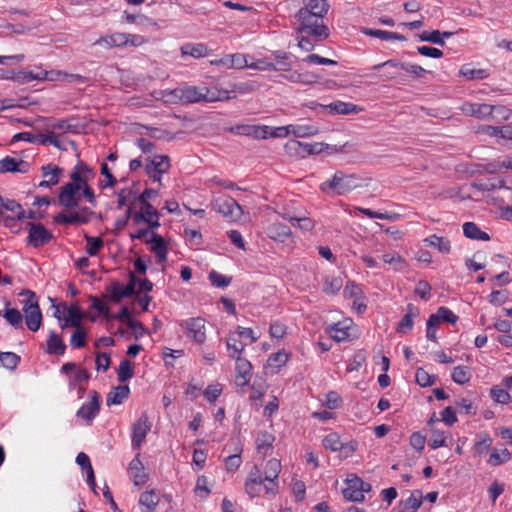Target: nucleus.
I'll return each mask as SVG.
<instances>
[{
  "instance_id": "obj_1",
  "label": "nucleus",
  "mask_w": 512,
  "mask_h": 512,
  "mask_svg": "<svg viewBox=\"0 0 512 512\" xmlns=\"http://www.w3.org/2000/svg\"><path fill=\"white\" fill-rule=\"evenodd\" d=\"M95 172L84 162H78L73 168L70 179L71 181L62 186L59 193V204L65 208L72 209L79 206L81 196L93 206L96 205V197L94 191L88 182L93 179Z\"/></svg>"
},
{
  "instance_id": "obj_2",
  "label": "nucleus",
  "mask_w": 512,
  "mask_h": 512,
  "mask_svg": "<svg viewBox=\"0 0 512 512\" xmlns=\"http://www.w3.org/2000/svg\"><path fill=\"white\" fill-rule=\"evenodd\" d=\"M365 179L357 174H346L343 171H336L330 180L323 182L320 186L323 192L332 191L337 195H343L352 190L362 187Z\"/></svg>"
},
{
  "instance_id": "obj_3",
  "label": "nucleus",
  "mask_w": 512,
  "mask_h": 512,
  "mask_svg": "<svg viewBox=\"0 0 512 512\" xmlns=\"http://www.w3.org/2000/svg\"><path fill=\"white\" fill-rule=\"evenodd\" d=\"M296 18L300 22L299 33L313 36L320 41L328 38L329 29L324 24V18L308 13L307 9H300Z\"/></svg>"
},
{
  "instance_id": "obj_4",
  "label": "nucleus",
  "mask_w": 512,
  "mask_h": 512,
  "mask_svg": "<svg viewBox=\"0 0 512 512\" xmlns=\"http://www.w3.org/2000/svg\"><path fill=\"white\" fill-rule=\"evenodd\" d=\"M345 484L343 496L348 501L362 502L364 500V493L371 491V485L356 475H350L346 479Z\"/></svg>"
},
{
  "instance_id": "obj_5",
  "label": "nucleus",
  "mask_w": 512,
  "mask_h": 512,
  "mask_svg": "<svg viewBox=\"0 0 512 512\" xmlns=\"http://www.w3.org/2000/svg\"><path fill=\"white\" fill-rule=\"evenodd\" d=\"M214 210L232 220H240L243 215L242 207L235 199L228 195H222L212 201Z\"/></svg>"
},
{
  "instance_id": "obj_6",
  "label": "nucleus",
  "mask_w": 512,
  "mask_h": 512,
  "mask_svg": "<svg viewBox=\"0 0 512 512\" xmlns=\"http://www.w3.org/2000/svg\"><path fill=\"white\" fill-rule=\"evenodd\" d=\"M187 338L201 345L206 341V321L201 317L189 318L181 322Z\"/></svg>"
},
{
  "instance_id": "obj_7",
  "label": "nucleus",
  "mask_w": 512,
  "mask_h": 512,
  "mask_svg": "<svg viewBox=\"0 0 512 512\" xmlns=\"http://www.w3.org/2000/svg\"><path fill=\"white\" fill-rule=\"evenodd\" d=\"M136 285L137 277L133 273H130L129 283L127 285L114 281L107 287V292L113 302L119 303L123 298L131 297L135 294Z\"/></svg>"
},
{
  "instance_id": "obj_8",
  "label": "nucleus",
  "mask_w": 512,
  "mask_h": 512,
  "mask_svg": "<svg viewBox=\"0 0 512 512\" xmlns=\"http://www.w3.org/2000/svg\"><path fill=\"white\" fill-rule=\"evenodd\" d=\"M281 471V463L277 459L267 461L264 469V489L267 494L276 495L278 493V476Z\"/></svg>"
},
{
  "instance_id": "obj_9",
  "label": "nucleus",
  "mask_w": 512,
  "mask_h": 512,
  "mask_svg": "<svg viewBox=\"0 0 512 512\" xmlns=\"http://www.w3.org/2000/svg\"><path fill=\"white\" fill-rule=\"evenodd\" d=\"M473 188L478 191H501V198L505 200H512V189L505 186L504 181L500 178L493 177L486 180L475 181L471 184Z\"/></svg>"
},
{
  "instance_id": "obj_10",
  "label": "nucleus",
  "mask_w": 512,
  "mask_h": 512,
  "mask_svg": "<svg viewBox=\"0 0 512 512\" xmlns=\"http://www.w3.org/2000/svg\"><path fill=\"white\" fill-rule=\"evenodd\" d=\"M28 226V237L27 244L35 248L43 246L49 243L53 235L44 227L41 223L29 222Z\"/></svg>"
},
{
  "instance_id": "obj_11",
  "label": "nucleus",
  "mask_w": 512,
  "mask_h": 512,
  "mask_svg": "<svg viewBox=\"0 0 512 512\" xmlns=\"http://www.w3.org/2000/svg\"><path fill=\"white\" fill-rule=\"evenodd\" d=\"M207 87L187 86L184 88L176 89L174 94L184 103H196L203 100H213L212 97H207Z\"/></svg>"
},
{
  "instance_id": "obj_12",
  "label": "nucleus",
  "mask_w": 512,
  "mask_h": 512,
  "mask_svg": "<svg viewBox=\"0 0 512 512\" xmlns=\"http://www.w3.org/2000/svg\"><path fill=\"white\" fill-rule=\"evenodd\" d=\"M169 168V157L166 155L154 156V158L145 165L147 175L154 181H160L162 174L166 173Z\"/></svg>"
},
{
  "instance_id": "obj_13",
  "label": "nucleus",
  "mask_w": 512,
  "mask_h": 512,
  "mask_svg": "<svg viewBox=\"0 0 512 512\" xmlns=\"http://www.w3.org/2000/svg\"><path fill=\"white\" fill-rule=\"evenodd\" d=\"M100 411V395L97 391L91 392V399L88 403H84L77 411V417L85 420L88 424L97 416Z\"/></svg>"
},
{
  "instance_id": "obj_14",
  "label": "nucleus",
  "mask_w": 512,
  "mask_h": 512,
  "mask_svg": "<svg viewBox=\"0 0 512 512\" xmlns=\"http://www.w3.org/2000/svg\"><path fill=\"white\" fill-rule=\"evenodd\" d=\"M150 430V424L147 415L144 413L140 418L133 424L132 427V447L139 449L144 442L147 433Z\"/></svg>"
},
{
  "instance_id": "obj_15",
  "label": "nucleus",
  "mask_w": 512,
  "mask_h": 512,
  "mask_svg": "<svg viewBox=\"0 0 512 512\" xmlns=\"http://www.w3.org/2000/svg\"><path fill=\"white\" fill-rule=\"evenodd\" d=\"M236 376L235 383L239 387L247 386L251 380V363L241 356L236 357Z\"/></svg>"
},
{
  "instance_id": "obj_16",
  "label": "nucleus",
  "mask_w": 512,
  "mask_h": 512,
  "mask_svg": "<svg viewBox=\"0 0 512 512\" xmlns=\"http://www.w3.org/2000/svg\"><path fill=\"white\" fill-rule=\"evenodd\" d=\"M382 67H392L395 69H401V70L413 75L416 78H421L427 73V71L419 65L408 64V63H399L396 60H388L383 63L377 64V65L373 66V69L378 70Z\"/></svg>"
},
{
  "instance_id": "obj_17",
  "label": "nucleus",
  "mask_w": 512,
  "mask_h": 512,
  "mask_svg": "<svg viewBox=\"0 0 512 512\" xmlns=\"http://www.w3.org/2000/svg\"><path fill=\"white\" fill-rule=\"evenodd\" d=\"M285 150L290 154L304 156L305 154H316L321 151L318 144L303 143L297 140H291L285 144Z\"/></svg>"
},
{
  "instance_id": "obj_18",
  "label": "nucleus",
  "mask_w": 512,
  "mask_h": 512,
  "mask_svg": "<svg viewBox=\"0 0 512 512\" xmlns=\"http://www.w3.org/2000/svg\"><path fill=\"white\" fill-rule=\"evenodd\" d=\"M281 217L289 221L294 227L302 232H311L315 228V221L305 215H291L289 212L280 213Z\"/></svg>"
},
{
  "instance_id": "obj_19",
  "label": "nucleus",
  "mask_w": 512,
  "mask_h": 512,
  "mask_svg": "<svg viewBox=\"0 0 512 512\" xmlns=\"http://www.w3.org/2000/svg\"><path fill=\"white\" fill-rule=\"evenodd\" d=\"M215 64L222 65L227 69H243L248 67V56L243 53L229 54L225 57L214 62Z\"/></svg>"
},
{
  "instance_id": "obj_20",
  "label": "nucleus",
  "mask_w": 512,
  "mask_h": 512,
  "mask_svg": "<svg viewBox=\"0 0 512 512\" xmlns=\"http://www.w3.org/2000/svg\"><path fill=\"white\" fill-rule=\"evenodd\" d=\"M146 243L150 244V250L156 255L158 262L167 261L168 248L162 236L151 232V238Z\"/></svg>"
},
{
  "instance_id": "obj_21",
  "label": "nucleus",
  "mask_w": 512,
  "mask_h": 512,
  "mask_svg": "<svg viewBox=\"0 0 512 512\" xmlns=\"http://www.w3.org/2000/svg\"><path fill=\"white\" fill-rule=\"evenodd\" d=\"M29 163L27 161L16 159L13 157H5L0 160V172H20L26 173L29 170Z\"/></svg>"
},
{
  "instance_id": "obj_22",
  "label": "nucleus",
  "mask_w": 512,
  "mask_h": 512,
  "mask_svg": "<svg viewBox=\"0 0 512 512\" xmlns=\"http://www.w3.org/2000/svg\"><path fill=\"white\" fill-rule=\"evenodd\" d=\"M267 235L273 241L284 243L292 237V231L289 226L275 222L268 226Z\"/></svg>"
},
{
  "instance_id": "obj_23",
  "label": "nucleus",
  "mask_w": 512,
  "mask_h": 512,
  "mask_svg": "<svg viewBox=\"0 0 512 512\" xmlns=\"http://www.w3.org/2000/svg\"><path fill=\"white\" fill-rule=\"evenodd\" d=\"M129 471L134 485L141 486L147 482L148 474L144 471V465L139 458V454L130 462Z\"/></svg>"
},
{
  "instance_id": "obj_24",
  "label": "nucleus",
  "mask_w": 512,
  "mask_h": 512,
  "mask_svg": "<svg viewBox=\"0 0 512 512\" xmlns=\"http://www.w3.org/2000/svg\"><path fill=\"white\" fill-rule=\"evenodd\" d=\"M124 39H126L125 33L116 32L110 35L100 37L93 43V45L104 46L108 49L120 48L125 46Z\"/></svg>"
},
{
  "instance_id": "obj_25",
  "label": "nucleus",
  "mask_w": 512,
  "mask_h": 512,
  "mask_svg": "<svg viewBox=\"0 0 512 512\" xmlns=\"http://www.w3.org/2000/svg\"><path fill=\"white\" fill-rule=\"evenodd\" d=\"M23 79L26 81L31 80H48V81H60L68 77L67 74L62 73L61 71L52 70V71H40L39 73L34 74L33 72L22 73Z\"/></svg>"
},
{
  "instance_id": "obj_26",
  "label": "nucleus",
  "mask_w": 512,
  "mask_h": 512,
  "mask_svg": "<svg viewBox=\"0 0 512 512\" xmlns=\"http://www.w3.org/2000/svg\"><path fill=\"white\" fill-rule=\"evenodd\" d=\"M462 111L467 115L475 116L479 119H487L492 109L489 104L467 103L463 105Z\"/></svg>"
},
{
  "instance_id": "obj_27",
  "label": "nucleus",
  "mask_w": 512,
  "mask_h": 512,
  "mask_svg": "<svg viewBox=\"0 0 512 512\" xmlns=\"http://www.w3.org/2000/svg\"><path fill=\"white\" fill-rule=\"evenodd\" d=\"M419 315V309L412 304H408L407 313L402 317L398 324L397 331L402 334L408 333L413 327V320Z\"/></svg>"
},
{
  "instance_id": "obj_28",
  "label": "nucleus",
  "mask_w": 512,
  "mask_h": 512,
  "mask_svg": "<svg viewBox=\"0 0 512 512\" xmlns=\"http://www.w3.org/2000/svg\"><path fill=\"white\" fill-rule=\"evenodd\" d=\"M159 501V494L155 490L145 491L139 498V504L142 508V512H154Z\"/></svg>"
},
{
  "instance_id": "obj_29",
  "label": "nucleus",
  "mask_w": 512,
  "mask_h": 512,
  "mask_svg": "<svg viewBox=\"0 0 512 512\" xmlns=\"http://www.w3.org/2000/svg\"><path fill=\"white\" fill-rule=\"evenodd\" d=\"M130 389L127 385H120L113 388L107 395V406L119 405L128 398Z\"/></svg>"
},
{
  "instance_id": "obj_30",
  "label": "nucleus",
  "mask_w": 512,
  "mask_h": 512,
  "mask_svg": "<svg viewBox=\"0 0 512 512\" xmlns=\"http://www.w3.org/2000/svg\"><path fill=\"white\" fill-rule=\"evenodd\" d=\"M305 5L301 9H307L308 13L324 18L328 13L329 4L327 0H304Z\"/></svg>"
},
{
  "instance_id": "obj_31",
  "label": "nucleus",
  "mask_w": 512,
  "mask_h": 512,
  "mask_svg": "<svg viewBox=\"0 0 512 512\" xmlns=\"http://www.w3.org/2000/svg\"><path fill=\"white\" fill-rule=\"evenodd\" d=\"M46 345V352L48 354L63 355L65 353L66 345L54 331L50 332Z\"/></svg>"
},
{
  "instance_id": "obj_32",
  "label": "nucleus",
  "mask_w": 512,
  "mask_h": 512,
  "mask_svg": "<svg viewBox=\"0 0 512 512\" xmlns=\"http://www.w3.org/2000/svg\"><path fill=\"white\" fill-rule=\"evenodd\" d=\"M275 440L274 435L262 431L259 432L256 438V449L259 453L263 454L264 456L269 454V452L272 450V445Z\"/></svg>"
},
{
  "instance_id": "obj_33",
  "label": "nucleus",
  "mask_w": 512,
  "mask_h": 512,
  "mask_svg": "<svg viewBox=\"0 0 512 512\" xmlns=\"http://www.w3.org/2000/svg\"><path fill=\"white\" fill-rule=\"evenodd\" d=\"M234 444H235V447L232 450L233 454H230L229 456H227L225 458V466H226V470L228 472L236 471L242 463V459H241V453L243 451L242 446L240 445V443L238 441H236Z\"/></svg>"
},
{
  "instance_id": "obj_34",
  "label": "nucleus",
  "mask_w": 512,
  "mask_h": 512,
  "mask_svg": "<svg viewBox=\"0 0 512 512\" xmlns=\"http://www.w3.org/2000/svg\"><path fill=\"white\" fill-rule=\"evenodd\" d=\"M463 233L467 238L474 240L489 241L488 233L482 231L474 222H466L463 224Z\"/></svg>"
},
{
  "instance_id": "obj_35",
  "label": "nucleus",
  "mask_w": 512,
  "mask_h": 512,
  "mask_svg": "<svg viewBox=\"0 0 512 512\" xmlns=\"http://www.w3.org/2000/svg\"><path fill=\"white\" fill-rule=\"evenodd\" d=\"M4 305L5 313L3 316L6 319V321L14 328H22L23 316L21 312L16 308H10V302L6 299L4 300Z\"/></svg>"
},
{
  "instance_id": "obj_36",
  "label": "nucleus",
  "mask_w": 512,
  "mask_h": 512,
  "mask_svg": "<svg viewBox=\"0 0 512 512\" xmlns=\"http://www.w3.org/2000/svg\"><path fill=\"white\" fill-rule=\"evenodd\" d=\"M182 55L192 56L194 58L206 57L209 54L208 47L205 44H187L181 47Z\"/></svg>"
},
{
  "instance_id": "obj_37",
  "label": "nucleus",
  "mask_w": 512,
  "mask_h": 512,
  "mask_svg": "<svg viewBox=\"0 0 512 512\" xmlns=\"http://www.w3.org/2000/svg\"><path fill=\"white\" fill-rule=\"evenodd\" d=\"M424 242L428 246L436 248L440 253L448 254L451 250L450 241L445 237L431 235L424 239Z\"/></svg>"
},
{
  "instance_id": "obj_38",
  "label": "nucleus",
  "mask_w": 512,
  "mask_h": 512,
  "mask_svg": "<svg viewBox=\"0 0 512 512\" xmlns=\"http://www.w3.org/2000/svg\"><path fill=\"white\" fill-rule=\"evenodd\" d=\"M362 32L365 35L376 37L381 40H399L404 41L405 37L401 34H398L396 32H389L384 30H378V29H371V28H363Z\"/></svg>"
},
{
  "instance_id": "obj_39",
  "label": "nucleus",
  "mask_w": 512,
  "mask_h": 512,
  "mask_svg": "<svg viewBox=\"0 0 512 512\" xmlns=\"http://www.w3.org/2000/svg\"><path fill=\"white\" fill-rule=\"evenodd\" d=\"M347 322L348 321L338 322L329 329V333L334 340L341 342L348 339L350 336V325Z\"/></svg>"
},
{
  "instance_id": "obj_40",
  "label": "nucleus",
  "mask_w": 512,
  "mask_h": 512,
  "mask_svg": "<svg viewBox=\"0 0 512 512\" xmlns=\"http://www.w3.org/2000/svg\"><path fill=\"white\" fill-rule=\"evenodd\" d=\"M328 107L335 113L343 114V115H347V114H351V113L357 114L362 111L361 107H359L353 103H347V102H342V101L333 102Z\"/></svg>"
},
{
  "instance_id": "obj_41",
  "label": "nucleus",
  "mask_w": 512,
  "mask_h": 512,
  "mask_svg": "<svg viewBox=\"0 0 512 512\" xmlns=\"http://www.w3.org/2000/svg\"><path fill=\"white\" fill-rule=\"evenodd\" d=\"M226 346L229 353V356L231 358H235L237 356H241V353L245 349V344L237 339L235 335L231 334L226 339Z\"/></svg>"
},
{
  "instance_id": "obj_42",
  "label": "nucleus",
  "mask_w": 512,
  "mask_h": 512,
  "mask_svg": "<svg viewBox=\"0 0 512 512\" xmlns=\"http://www.w3.org/2000/svg\"><path fill=\"white\" fill-rule=\"evenodd\" d=\"M143 209L145 213V223H147L151 229L158 228L160 226V222L157 209L151 203L143 205Z\"/></svg>"
},
{
  "instance_id": "obj_43",
  "label": "nucleus",
  "mask_w": 512,
  "mask_h": 512,
  "mask_svg": "<svg viewBox=\"0 0 512 512\" xmlns=\"http://www.w3.org/2000/svg\"><path fill=\"white\" fill-rule=\"evenodd\" d=\"M510 459H511V453L509 452L508 449L495 448L492 450V452L490 454L488 463L492 466H498V465L508 462Z\"/></svg>"
},
{
  "instance_id": "obj_44",
  "label": "nucleus",
  "mask_w": 512,
  "mask_h": 512,
  "mask_svg": "<svg viewBox=\"0 0 512 512\" xmlns=\"http://www.w3.org/2000/svg\"><path fill=\"white\" fill-rule=\"evenodd\" d=\"M24 313L27 328L33 332L37 331L42 323V313L40 308Z\"/></svg>"
},
{
  "instance_id": "obj_45",
  "label": "nucleus",
  "mask_w": 512,
  "mask_h": 512,
  "mask_svg": "<svg viewBox=\"0 0 512 512\" xmlns=\"http://www.w3.org/2000/svg\"><path fill=\"white\" fill-rule=\"evenodd\" d=\"M1 206L13 213L17 219L23 220L26 219V212L23 210L22 206L13 199H1Z\"/></svg>"
},
{
  "instance_id": "obj_46",
  "label": "nucleus",
  "mask_w": 512,
  "mask_h": 512,
  "mask_svg": "<svg viewBox=\"0 0 512 512\" xmlns=\"http://www.w3.org/2000/svg\"><path fill=\"white\" fill-rule=\"evenodd\" d=\"M319 132L318 128L314 125L297 124L291 125V133L298 138L314 136Z\"/></svg>"
},
{
  "instance_id": "obj_47",
  "label": "nucleus",
  "mask_w": 512,
  "mask_h": 512,
  "mask_svg": "<svg viewBox=\"0 0 512 512\" xmlns=\"http://www.w3.org/2000/svg\"><path fill=\"white\" fill-rule=\"evenodd\" d=\"M275 62H272V69L275 71H288L290 69V63L288 62L289 54L282 51H276L273 53Z\"/></svg>"
},
{
  "instance_id": "obj_48",
  "label": "nucleus",
  "mask_w": 512,
  "mask_h": 512,
  "mask_svg": "<svg viewBox=\"0 0 512 512\" xmlns=\"http://www.w3.org/2000/svg\"><path fill=\"white\" fill-rule=\"evenodd\" d=\"M64 308L66 309V307ZM66 317L68 318V321H70V327L81 328L83 314L78 305L73 304L70 307H68Z\"/></svg>"
},
{
  "instance_id": "obj_49",
  "label": "nucleus",
  "mask_w": 512,
  "mask_h": 512,
  "mask_svg": "<svg viewBox=\"0 0 512 512\" xmlns=\"http://www.w3.org/2000/svg\"><path fill=\"white\" fill-rule=\"evenodd\" d=\"M117 374L120 382H126L131 379L134 375L132 363L127 359L122 360L117 369Z\"/></svg>"
},
{
  "instance_id": "obj_50",
  "label": "nucleus",
  "mask_w": 512,
  "mask_h": 512,
  "mask_svg": "<svg viewBox=\"0 0 512 512\" xmlns=\"http://www.w3.org/2000/svg\"><path fill=\"white\" fill-rule=\"evenodd\" d=\"M471 377L470 371L466 366H457L453 369L452 379L455 383L463 385L469 382Z\"/></svg>"
},
{
  "instance_id": "obj_51",
  "label": "nucleus",
  "mask_w": 512,
  "mask_h": 512,
  "mask_svg": "<svg viewBox=\"0 0 512 512\" xmlns=\"http://www.w3.org/2000/svg\"><path fill=\"white\" fill-rule=\"evenodd\" d=\"M341 443V438L336 432L326 435L322 441L324 448L332 452L338 451L341 448Z\"/></svg>"
},
{
  "instance_id": "obj_52",
  "label": "nucleus",
  "mask_w": 512,
  "mask_h": 512,
  "mask_svg": "<svg viewBox=\"0 0 512 512\" xmlns=\"http://www.w3.org/2000/svg\"><path fill=\"white\" fill-rule=\"evenodd\" d=\"M491 114H489V118L494 121H505L510 118L511 110L502 105H491Z\"/></svg>"
},
{
  "instance_id": "obj_53",
  "label": "nucleus",
  "mask_w": 512,
  "mask_h": 512,
  "mask_svg": "<svg viewBox=\"0 0 512 512\" xmlns=\"http://www.w3.org/2000/svg\"><path fill=\"white\" fill-rule=\"evenodd\" d=\"M20 296L27 295L28 298L23 303V311L29 312L36 309H39L38 300L36 298V295L34 292L24 289L22 292L19 293Z\"/></svg>"
},
{
  "instance_id": "obj_54",
  "label": "nucleus",
  "mask_w": 512,
  "mask_h": 512,
  "mask_svg": "<svg viewBox=\"0 0 512 512\" xmlns=\"http://www.w3.org/2000/svg\"><path fill=\"white\" fill-rule=\"evenodd\" d=\"M20 357L13 352H1L0 362L3 367L13 370L17 367Z\"/></svg>"
},
{
  "instance_id": "obj_55",
  "label": "nucleus",
  "mask_w": 512,
  "mask_h": 512,
  "mask_svg": "<svg viewBox=\"0 0 512 512\" xmlns=\"http://www.w3.org/2000/svg\"><path fill=\"white\" fill-rule=\"evenodd\" d=\"M289 359V354L284 350L273 353L268 358V365L270 367L280 368L284 366Z\"/></svg>"
},
{
  "instance_id": "obj_56",
  "label": "nucleus",
  "mask_w": 512,
  "mask_h": 512,
  "mask_svg": "<svg viewBox=\"0 0 512 512\" xmlns=\"http://www.w3.org/2000/svg\"><path fill=\"white\" fill-rule=\"evenodd\" d=\"M421 498V492L416 491L415 493L411 494L410 497L404 502L402 508L408 510L409 512H416L422 504Z\"/></svg>"
},
{
  "instance_id": "obj_57",
  "label": "nucleus",
  "mask_w": 512,
  "mask_h": 512,
  "mask_svg": "<svg viewBox=\"0 0 512 512\" xmlns=\"http://www.w3.org/2000/svg\"><path fill=\"white\" fill-rule=\"evenodd\" d=\"M433 316H436L437 321H445L451 324H455L458 321V316L455 315L450 309L446 307H440Z\"/></svg>"
},
{
  "instance_id": "obj_58",
  "label": "nucleus",
  "mask_w": 512,
  "mask_h": 512,
  "mask_svg": "<svg viewBox=\"0 0 512 512\" xmlns=\"http://www.w3.org/2000/svg\"><path fill=\"white\" fill-rule=\"evenodd\" d=\"M492 445V438L488 434H481L474 444V450L478 455L485 454Z\"/></svg>"
},
{
  "instance_id": "obj_59",
  "label": "nucleus",
  "mask_w": 512,
  "mask_h": 512,
  "mask_svg": "<svg viewBox=\"0 0 512 512\" xmlns=\"http://www.w3.org/2000/svg\"><path fill=\"white\" fill-rule=\"evenodd\" d=\"M416 382L422 387L431 386L434 384L436 377L434 375H430L423 368H418L416 371Z\"/></svg>"
},
{
  "instance_id": "obj_60",
  "label": "nucleus",
  "mask_w": 512,
  "mask_h": 512,
  "mask_svg": "<svg viewBox=\"0 0 512 512\" xmlns=\"http://www.w3.org/2000/svg\"><path fill=\"white\" fill-rule=\"evenodd\" d=\"M343 286V281L339 277L326 278L324 283L323 291L326 294H335Z\"/></svg>"
},
{
  "instance_id": "obj_61",
  "label": "nucleus",
  "mask_w": 512,
  "mask_h": 512,
  "mask_svg": "<svg viewBox=\"0 0 512 512\" xmlns=\"http://www.w3.org/2000/svg\"><path fill=\"white\" fill-rule=\"evenodd\" d=\"M231 131L238 135L251 136L258 138V125H237L231 128Z\"/></svg>"
},
{
  "instance_id": "obj_62",
  "label": "nucleus",
  "mask_w": 512,
  "mask_h": 512,
  "mask_svg": "<svg viewBox=\"0 0 512 512\" xmlns=\"http://www.w3.org/2000/svg\"><path fill=\"white\" fill-rule=\"evenodd\" d=\"M85 239H86L87 244H88L87 248H86V252L90 256L97 255L99 250L103 246V240L101 238H95V237H91V236H88V235L85 236Z\"/></svg>"
},
{
  "instance_id": "obj_63",
  "label": "nucleus",
  "mask_w": 512,
  "mask_h": 512,
  "mask_svg": "<svg viewBox=\"0 0 512 512\" xmlns=\"http://www.w3.org/2000/svg\"><path fill=\"white\" fill-rule=\"evenodd\" d=\"M508 298L507 290H494L490 294L489 302L494 306H501L507 302Z\"/></svg>"
},
{
  "instance_id": "obj_64",
  "label": "nucleus",
  "mask_w": 512,
  "mask_h": 512,
  "mask_svg": "<svg viewBox=\"0 0 512 512\" xmlns=\"http://www.w3.org/2000/svg\"><path fill=\"white\" fill-rule=\"evenodd\" d=\"M209 280L211 281L212 285L218 288H224L227 287L230 282L231 278H227L226 276L212 270L209 273Z\"/></svg>"
}]
</instances>
